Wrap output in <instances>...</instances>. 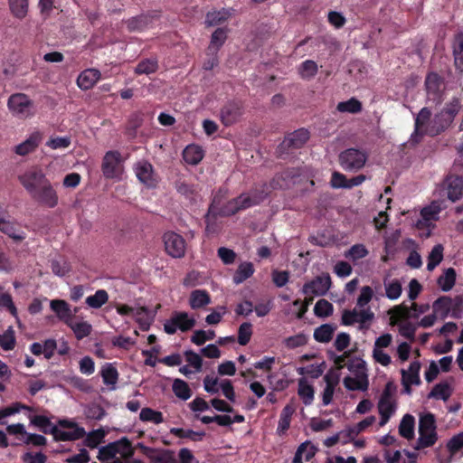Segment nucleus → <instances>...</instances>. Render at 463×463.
<instances>
[{"mask_svg": "<svg viewBox=\"0 0 463 463\" xmlns=\"http://www.w3.org/2000/svg\"><path fill=\"white\" fill-rule=\"evenodd\" d=\"M267 185L263 184L260 186L252 188L248 193H242L239 196L228 201L218 211L215 210L213 203L208 209L205 215V222L207 223L206 230H210V217L215 218L217 215L221 216H232L241 211H244L252 206L259 205L262 203L267 195Z\"/></svg>", "mask_w": 463, "mask_h": 463, "instance_id": "f257e3e1", "label": "nucleus"}, {"mask_svg": "<svg viewBox=\"0 0 463 463\" xmlns=\"http://www.w3.org/2000/svg\"><path fill=\"white\" fill-rule=\"evenodd\" d=\"M436 429V420L432 413L427 412L420 415L419 420V439L415 449L420 450L433 446L438 439Z\"/></svg>", "mask_w": 463, "mask_h": 463, "instance_id": "f03ea898", "label": "nucleus"}, {"mask_svg": "<svg viewBox=\"0 0 463 463\" xmlns=\"http://www.w3.org/2000/svg\"><path fill=\"white\" fill-rule=\"evenodd\" d=\"M368 160L365 150L350 147L343 150L338 156L340 166L346 172L356 173L364 168Z\"/></svg>", "mask_w": 463, "mask_h": 463, "instance_id": "7ed1b4c3", "label": "nucleus"}, {"mask_svg": "<svg viewBox=\"0 0 463 463\" xmlns=\"http://www.w3.org/2000/svg\"><path fill=\"white\" fill-rule=\"evenodd\" d=\"M7 106L9 110L20 119H25L34 114L33 102L24 93H15L9 97Z\"/></svg>", "mask_w": 463, "mask_h": 463, "instance_id": "20e7f679", "label": "nucleus"}, {"mask_svg": "<svg viewBox=\"0 0 463 463\" xmlns=\"http://www.w3.org/2000/svg\"><path fill=\"white\" fill-rule=\"evenodd\" d=\"M123 160L117 150L106 152L101 164V171L106 179H120L123 173Z\"/></svg>", "mask_w": 463, "mask_h": 463, "instance_id": "39448f33", "label": "nucleus"}, {"mask_svg": "<svg viewBox=\"0 0 463 463\" xmlns=\"http://www.w3.org/2000/svg\"><path fill=\"white\" fill-rule=\"evenodd\" d=\"M310 133L307 128H301L288 133L279 144L278 151L280 155L301 148L309 139Z\"/></svg>", "mask_w": 463, "mask_h": 463, "instance_id": "423d86ee", "label": "nucleus"}, {"mask_svg": "<svg viewBox=\"0 0 463 463\" xmlns=\"http://www.w3.org/2000/svg\"><path fill=\"white\" fill-rule=\"evenodd\" d=\"M18 180L30 195L48 180L42 169L33 167L18 175Z\"/></svg>", "mask_w": 463, "mask_h": 463, "instance_id": "0eeeda50", "label": "nucleus"}, {"mask_svg": "<svg viewBox=\"0 0 463 463\" xmlns=\"http://www.w3.org/2000/svg\"><path fill=\"white\" fill-rule=\"evenodd\" d=\"M165 252L172 258L179 259L184 256L186 250L185 240L175 232H166L163 236Z\"/></svg>", "mask_w": 463, "mask_h": 463, "instance_id": "6e6552de", "label": "nucleus"}, {"mask_svg": "<svg viewBox=\"0 0 463 463\" xmlns=\"http://www.w3.org/2000/svg\"><path fill=\"white\" fill-rule=\"evenodd\" d=\"M31 197L39 204L48 208H54L59 203L58 194L49 179Z\"/></svg>", "mask_w": 463, "mask_h": 463, "instance_id": "1a4fd4ad", "label": "nucleus"}, {"mask_svg": "<svg viewBox=\"0 0 463 463\" xmlns=\"http://www.w3.org/2000/svg\"><path fill=\"white\" fill-rule=\"evenodd\" d=\"M332 286L331 277L328 273L315 277L312 280L306 282L302 287L304 295L325 296Z\"/></svg>", "mask_w": 463, "mask_h": 463, "instance_id": "9d476101", "label": "nucleus"}, {"mask_svg": "<svg viewBox=\"0 0 463 463\" xmlns=\"http://www.w3.org/2000/svg\"><path fill=\"white\" fill-rule=\"evenodd\" d=\"M442 190L446 192L447 197L452 203L458 201L463 194V176L449 174L441 184Z\"/></svg>", "mask_w": 463, "mask_h": 463, "instance_id": "9b49d317", "label": "nucleus"}, {"mask_svg": "<svg viewBox=\"0 0 463 463\" xmlns=\"http://www.w3.org/2000/svg\"><path fill=\"white\" fill-rule=\"evenodd\" d=\"M425 88L429 99L439 104L442 102L444 80L436 72H430L425 79Z\"/></svg>", "mask_w": 463, "mask_h": 463, "instance_id": "f8f14e48", "label": "nucleus"}, {"mask_svg": "<svg viewBox=\"0 0 463 463\" xmlns=\"http://www.w3.org/2000/svg\"><path fill=\"white\" fill-rule=\"evenodd\" d=\"M43 132L40 130L33 131L24 141L14 146V151L16 155L24 156L33 153L39 147L43 140Z\"/></svg>", "mask_w": 463, "mask_h": 463, "instance_id": "ddd939ff", "label": "nucleus"}, {"mask_svg": "<svg viewBox=\"0 0 463 463\" xmlns=\"http://www.w3.org/2000/svg\"><path fill=\"white\" fill-rule=\"evenodd\" d=\"M243 113V108L239 101H229L221 109V120L226 127L236 123Z\"/></svg>", "mask_w": 463, "mask_h": 463, "instance_id": "4468645a", "label": "nucleus"}, {"mask_svg": "<svg viewBox=\"0 0 463 463\" xmlns=\"http://www.w3.org/2000/svg\"><path fill=\"white\" fill-rule=\"evenodd\" d=\"M135 172L137 179L149 188L156 186L157 179L153 165L148 161H140L136 165Z\"/></svg>", "mask_w": 463, "mask_h": 463, "instance_id": "2eb2a0df", "label": "nucleus"}, {"mask_svg": "<svg viewBox=\"0 0 463 463\" xmlns=\"http://www.w3.org/2000/svg\"><path fill=\"white\" fill-rule=\"evenodd\" d=\"M51 309L55 313L59 320L63 322L66 326L70 325L71 321L74 319L77 308L71 310L68 302L63 299H52L50 302Z\"/></svg>", "mask_w": 463, "mask_h": 463, "instance_id": "dca6fc26", "label": "nucleus"}, {"mask_svg": "<svg viewBox=\"0 0 463 463\" xmlns=\"http://www.w3.org/2000/svg\"><path fill=\"white\" fill-rule=\"evenodd\" d=\"M453 120L446 117L444 112L436 114L433 119L430 122L428 128V135L434 137L439 135L445 129H447Z\"/></svg>", "mask_w": 463, "mask_h": 463, "instance_id": "f3484780", "label": "nucleus"}, {"mask_svg": "<svg viewBox=\"0 0 463 463\" xmlns=\"http://www.w3.org/2000/svg\"><path fill=\"white\" fill-rule=\"evenodd\" d=\"M153 15L150 14H141L125 21L128 32H142L146 30L153 22Z\"/></svg>", "mask_w": 463, "mask_h": 463, "instance_id": "a211bd4d", "label": "nucleus"}, {"mask_svg": "<svg viewBox=\"0 0 463 463\" xmlns=\"http://www.w3.org/2000/svg\"><path fill=\"white\" fill-rule=\"evenodd\" d=\"M52 435L56 441H73L86 435L84 428H74L71 430H61L57 426L52 428Z\"/></svg>", "mask_w": 463, "mask_h": 463, "instance_id": "6ab92c4d", "label": "nucleus"}, {"mask_svg": "<svg viewBox=\"0 0 463 463\" xmlns=\"http://www.w3.org/2000/svg\"><path fill=\"white\" fill-rule=\"evenodd\" d=\"M101 73L97 69H87L80 72L77 79V84L83 90H90L100 79Z\"/></svg>", "mask_w": 463, "mask_h": 463, "instance_id": "aec40b11", "label": "nucleus"}, {"mask_svg": "<svg viewBox=\"0 0 463 463\" xmlns=\"http://www.w3.org/2000/svg\"><path fill=\"white\" fill-rule=\"evenodd\" d=\"M138 448L142 453L146 456L152 462L156 463H167L171 459V452L169 450H158L143 443H138Z\"/></svg>", "mask_w": 463, "mask_h": 463, "instance_id": "412c9836", "label": "nucleus"}, {"mask_svg": "<svg viewBox=\"0 0 463 463\" xmlns=\"http://www.w3.org/2000/svg\"><path fill=\"white\" fill-rule=\"evenodd\" d=\"M211 302V296L205 289H194L190 293L189 305L192 309L203 308Z\"/></svg>", "mask_w": 463, "mask_h": 463, "instance_id": "4be33fe9", "label": "nucleus"}, {"mask_svg": "<svg viewBox=\"0 0 463 463\" xmlns=\"http://www.w3.org/2000/svg\"><path fill=\"white\" fill-rule=\"evenodd\" d=\"M429 309V304L418 305L417 303H412L411 308L406 306H397L395 307V310L402 318H418L419 315L427 312Z\"/></svg>", "mask_w": 463, "mask_h": 463, "instance_id": "5701e85b", "label": "nucleus"}, {"mask_svg": "<svg viewBox=\"0 0 463 463\" xmlns=\"http://www.w3.org/2000/svg\"><path fill=\"white\" fill-rule=\"evenodd\" d=\"M204 152L200 146L192 144L187 146L183 151L184 160L192 165H198L203 158Z\"/></svg>", "mask_w": 463, "mask_h": 463, "instance_id": "b1692460", "label": "nucleus"}, {"mask_svg": "<svg viewBox=\"0 0 463 463\" xmlns=\"http://www.w3.org/2000/svg\"><path fill=\"white\" fill-rule=\"evenodd\" d=\"M454 66L456 70L463 74V33L455 35L453 43Z\"/></svg>", "mask_w": 463, "mask_h": 463, "instance_id": "393cba45", "label": "nucleus"}, {"mask_svg": "<svg viewBox=\"0 0 463 463\" xmlns=\"http://www.w3.org/2000/svg\"><path fill=\"white\" fill-rule=\"evenodd\" d=\"M452 307V299L451 298L448 296H441L438 298L433 305L432 309L433 313L438 317H439L441 319H445L451 309Z\"/></svg>", "mask_w": 463, "mask_h": 463, "instance_id": "a878e982", "label": "nucleus"}, {"mask_svg": "<svg viewBox=\"0 0 463 463\" xmlns=\"http://www.w3.org/2000/svg\"><path fill=\"white\" fill-rule=\"evenodd\" d=\"M173 323L182 332L191 330L195 326V319L190 317L186 312H174L172 315Z\"/></svg>", "mask_w": 463, "mask_h": 463, "instance_id": "bb28decb", "label": "nucleus"}, {"mask_svg": "<svg viewBox=\"0 0 463 463\" xmlns=\"http://www.w3.org/2000/svg\"><path fill=\"white\" fill-rule=\"evenodd\" d=\"M336 326L332 324H323L314 331V339L318 343H329L333 339Z\"/></svg>", "mask_w": 463, "mask_h": 463, "instance_id": "cd10ccee", "label": "nucleus"}, {"mask_svg": "<svg viewBox=\"0 0 463 463\" xmlns=\"http://www.w3.org/2000/svg\"><path fill=\"white\" fill-rule=\"evenodd\" d=\"M415 419L411 414H405L399 425V434L410 440L414 438Z\"/></svg>", "mask_w": 463, "mask_h": 463, "instance_id": "c85d7f7f", "label": "nucleus"}, {"mask_svg": "<svg viewBox=\"0 0 463 463\" xmlns=\"http://www.w3.org/2000/svg\"><path fill=\"white\" fill-rule=\"evenodd\" d=\"M0 231L15 241H22L25 239L24 232H21L15 223L8 221L0 220Z\"/></svg>", "mask_w": 463, "mask_h": 463, "instance_id": "c756f323", "label": "nucleus"}, {"mask_svg": "<svg viewBox=\"0 0 463 463\" xmlns=\"http://www.w3.org/2000/svg\"><path fill=\"white\" fill-rule=\"evenodd\" d=\"M318 71V66L313 60H306L301 62L298 67L299 77L305 80L313 79Z\"/></svg>", "mask_w": 463, "mask_h": 463, "instance_id": "7c9ffc66", "label": "nucleus"}, {"mask_svg": "<svg viewBox=\"0 0 463 463\" xmlns=\"http://www.w3.org/2000/svg\"><path fill=\"white\" fill-rule=\"evenodd\" d=\"M314 387L305 378L298 380V394L306 405H310L314 400Z\"/></svg>", "mask_w": 463, "mask_h": 463, "instance_id": "2f4dec72", "label": "nucleus"}, {"mask_svg": "<svg viewBox=\"0 0 463 463\" xmlns=\"http://www.w3.org/2000/svg\"><path fill=\"white\" fill-rule=\"evenodd\" d=\"M11 14L17 19H24L28 13L29 0H9Z\"/></svg>", "mask_w": 463, "mask_h": 463, "instance_id": "473e14b6", "label": "nucleus"}, {"mask_svg": "<svg viewBox=\"0 0 463 463\" xmlns=\"http://www.w3.org/2000/svg\"><path fill=\"white\" fill-rule=\"evenodd\" d=\"M378 411L381 416L380 426H384L395 411V405L392 401L380 400L378 402Z\"/></svg>", "mask_w": 463, "mask_h": 463, "instance_id": "72a5a7b5", "label": "nucleus"}, {"mask_svg": "<svg viewBox=\"0 0 463 463\" xmlns=\"http://www.w3.org/2000/svg\"><path fill=\"white\" fill-rule=\"evenodd\" d=\"M100 374L104 384L108 386L111 385V389L114 390L119 375L117 368L114 367L111 364H107L101 369Z\"/></svg>", "mask_w": 463, "mask_h": 463, "instance_id": "f704fd0d", "label": "nucleus"}, {"mask_svg": "<svg viewBox=\"0 0 463 463\" xmlns=\"http://www.w3.org/2000/svg\"><path fill=\"white\" fill-rule=\"evenodd\" d=\"M74 333L75 337L78 340H81L90 335L92 326L86 321L74 322V319L71 321L70 325H67Z\"/></svg>", "mask_w": 463, "mask_h": 463, "instance_id": "c9c22d12", "label": "nucleus"}, {"mask_svg": "<svg viewBox=\"0 0 463 463\" xmlns=\"http://www.w3.org/2000/svg\"><path fill=\"white\" fill-rule=\"evenodd\" d=\"M254 273V267L251 262H243L240 264L236 272L233 275V281L235 284H241L247 279L251 277Z\"/></svg>", "mask_w": 463, "mask_h": 463, "instance_id": "e433bc0d", "label": "nucleus"}, {"mask_svg": "<svg viewBox=\"0 0 463 463\" xmlns=\"http://www.w3.org/2000/svg\"><path fill=\"white\" fill-rule=\"evenodd\" d=\"M143 123L142 115L138 112H135L130 115L128 123L126 125V135L133 139L137 137V130L141 127Z\"/></svg>", "mask_w": 463, "mask_h": 463, "instance_id": "4c0bfd02", "label": "nucleus"}, {"mask_svg": "<svg viewBox=\"0 0 463 463\" xmlns=\"http://www.w3.org/2000/svg\"><path fill=\"white\" fill-rule=\"evenodd\" d=\"M139 420L144 422H153L160 424L164 422V416L161 411H155L151 408H143L139 413Z\"/></svg>", "mask_w": 463, "mask_h": 463, "instance_id": "58836bf2", "label": "nucleus"}, {"mask_svg": "<svg viewBox=\"0 0 463 463\" xmlns=\"http://www.w3.org/2000/svg\"><path fill=\"white\" fill-rule=\"evenodd\" d=\"M172 388L175 396L183 401H186L192 396V391L188 383L182 379H175Z\"/></svg>", "mask_w": 463, "mask_h": 463, "instance_id": "ea45409f", "label": "nucleus"}, {"mask_svg": "<svg viewBox=\"0 0 463 463\" xmlns=\"http://www.w3.org/2000/svg\"><path fill=\"white\" fill-rule=\"evenodd\" d=\"M158 62L156 59H144L140 61L136 69L135 73L137 75L141 74H151L157 71Z\"/></svg>", "mask_w": 463, "mask_h": 463, "instance_id": "a19ab883", "label": "nucleus"}, {"mask_svg": "<svg viewBox=\"0 0 463 463\" xmlns=\"http://www.w3.org/2000/svg\"><path fill=\"white\" fill-rule=\"evenodd\" d=\"M109 300V294L105 289H99L94 295L86 298V304L92 308H99Z\"/></svg>", "mask_w": 463, "mask_h": 463, "instance_id": "79ce46f5", "label": "nucleus"}, {"mask_svg": "<svg viewBox=\"0 0 463 463\" xmlns=\"http://www.w3.org/2000/svg\"><path fill=\"white\" fill-rule=\"evenodd\" d=\"M456 271L453 268L446 269L443 275L438 279V284L443 291L450 290L455 285Z\"/></svg>", "mask_w": 463, "mask_h": 463, "instance_id": "37998d69", "label": "nucleus"}, {"mask_svg": "<svg viewBox=\"0 0 463 463\" xmlns=\"http://www.w3.org/2000/svg\"><path fill=\"white\" fill-rule=\"evenodd\" d=\"M170 432L180 439H190L194 441L202 440L205 433L203 431H194L193 430H184L182 428H172Z\"/></svg>", "mask_w": 463, "mask_h": 463, "instance_id": "c03bdc74", "label": "nucleus"}, {"mask_svg": "<svg viewBox=\"0 0 463 463\" xmlns=\"http://www.w3.org/2000/svg\"><path fill=\"white\" fill-rule=\"evenodd\" d=\"M336 109L339 112L342 113L348 112L356 114L362 111L363 106L357 99L351 98L346 101L339 102Z\"/></svg>", "mask_w": 463, "mask_h": 463, "instance_id": "a18cd8bd", "label": "nucleus"}, {"mask_svg": "<svg viewBox=\"0 0 463 463\" xmlns=\"http://www.w3.org/2000/svg\"><path fill=\"white\" fill-rule=\"evenodd\" d=\"M31 424L40 429L45 434H52V428L56 427L51 420L44 415H34L30 419Z\"/></svg>", "mask_w": 463, "mask_h": 463, "instance_id": "49530a36", "label": "nucleus"}, {"mask_svg": "<svg viewBox=\"0 0 463 463\" xmlns=\"http://www.w3.org/2000/svg\"><path fill=\"white\" fill-rule=\"evenodd\" d=\"M444 248L441 244L435 245L428 257V270L434 269L443 260Z\"/></svg>", "mask_w": 463, "mask_h": 463, "instance_id": "de8ad7c7", "label": "nucleus"}, {"mask_svg": "<svg viewBox=\"0 0 463 463\" xmlns=\"http://www.w3.org/2000/svg\"><path fill=\"white\" fill-rule=\"evenodd\" d=\"M451 395V390L447 383H437L430 391L429 397L447 401Z\"/></svg>", "mask_w": 463, "mask_h": 463, "instance_id": "09e8293b", "label": "nucleus"}, {"mask_svg": "<svg viewBox=\"0 0 463 463\" xmlns=\"http://www.w3.org/2000/svg\"><path fill=\"white\" fill-rule=\"evenodd\" d=\"M135 317L142 330L149 329L153 322V317H150L149 310L146 307H139L135 312Z\"/></svg>", "mask_w": 463, "mask_h": 463, "instance_id": "8fccbe9b", "label": "nucleus"}, {"mask_svg": "<svg viewBox=\"0 0 463 463\" xmlns=\"http://www.w3.org/2000/svg\"><path fill=\"white\" fill-rule=\"evenodd\" d=\"M85 436L84 445L90 449H95L103 441L105 431L102 429L94 430Z\"/></svg>", "mask_w": 463, "mask_h": 463, "instance_id": "3c124183", "label": "nucleus"}, {"mask_svg": "<svg viewBox=\"0 0 463 463\" xmlns=\"http://www.w3.org/2000/svg\"><path fill=\"white\" fill-rule=\"evenodd\" d=\"M227 33L223 28L216 29L212 34L211 44L208 47V51L211 52L212 49H214V52H217V51L225 43Z\"/></svg>", "mask_w": 463, "mask_h": 463, "instance_id": "603ef678", "label": "nucleus"}, {"mask_svg": "<svg viewBox=\"0 0 463 463\" xmlns=\"http://www.w3.org/2000/svg\"><path fill=\"white\" fill-rule=\"evenodd\" d=\"M334 307L326 299H319L314 307V313L318 317H327L333 314Z\"/></svg>", "mask_w": 463, "mask_h": 463, "instance_id": "864d4df0", "label": "nucleus"}, {"mask_svg": "<svg viewBox=\"0 0 463 463\" xmlns=\"http://www.w3.org/2000/svg\"><path fill=\"white\" fill-rule=\"evenodd\" d=\"M2 290L0 289V307L5 308L14 317H18V311L12 295L8 292H2Z\"/></svg>", "mask_w": 463, "mask_h": 463, "instance_id": "5fc2aeb1", "label": "nucleus"}, {"mask_svg": "<svg viewBox=\"0 0 463 463\" xmlns=\"http://www.w3.org/2000/svg\"><path fill=\"white\" fill-rule=\"evenodd\" d=\"M117 444L114 442H110L108 445L101 447L99 450L98 458L101 462H105L115 458L117 454H118V449H117Z\"/></svg>", "mask_w": 463, "mask_h": 463, "instance_id": "6e6d98bb", "label": "nucleus"}, {"mask_svg": "<svg viewBox=\"0 0 463 463\" xmlns=\"http://www.w3.org/2000/svg\"><path fill=\"white\" fill-rule=\"evenodd\" d=\"M441 207L440 204L433 201L430 205L425 206L420 211V215L424 221H432L437 220L438 214L440 213Z\"/></svg>", "mask_w": 463, "mask_h": 463, "instance_id": "4d7b16f0", "label": "nucleus"}, {"mask_svg": "<svg viewBox=\"0 0 463 463\" xmlns=\"http://www.w3.org/2000/svg\"><path fill=\"white\" fill-rule=\"evenodd\" d=\"M252 335V325L250 322L242 323L238 329V343L246 345Z\"/></svg>", "mask_w": 463, "mask_h": 463, "instance_id": "13d9d810", "label": "nucleus"}, {"mask_svg": "<svg viewBox=\"0 0 463 463\" xmlns=\"http://www.w3.org/2000/svg\"><path fill=\"white\" fill-rule=\"evenodd\" d=\"M357 323L360 324V329H367L369 324L373 320L374 314L370 308H361L359 311L356 310Z\"/></svg>", "mask_w": 463, "mask_h": 463, "instance_id": "bf43d9fd", "label": "nucleus"}, {"mask_svg": "<svg viewBox=\"0 0 463 463\" xmlns=\"http://www.w3.org/2000/svg\"><path fill=\"white\" fill-rule=\"evenodd\" d=\"M369 251L364 244H354L345 252V256L355 261L366 257Z\"/></svg>", "mask_w": 463, "mask_h": 463, "instance_id": "052dcab7", "label": "nucleus"}, {"mask_svg": "<svg viewBox=\"0 0 463 463\" xmlns=\"http://www.w3.org/2000/svg\"><path fill=\"white\" fill-rule=\"evenodd\" d=\"M373 290L370 286L361 288L360 295L357 298L356 305L360 308L365 307L373 298Z\"/></svg>", "mask_w": 463, "mask_h": 463, "instance_id": "680f3d73", "label": "nucleus"}, {"mask_svg": "<svg viewBox=\"0 0 463 463\" xmlns=\"http://www.w3.org/2000/svg\"><path fill=\"white\" fill-rule=\"evenodd\" d=\"M115 443H118L117 449H118V454L122 457L128 458L133 456L134 450L132 444L128 438L123 437L119 440L115 441Z\"/></svg>", "mask_w": 463, "mask_h": 463, "instance_id": "e2e57ef3", "label": "nucleus"}, {"mask_svg": "<svg viewBox=\"0 0 463 463\" xmlns=\"http://www.w3.org/2000/svg\"><path fill=\"white\" fill-rule=\"evenodd\" d=\"M431 111L428 108H422L418 113L415 118L414 127H416V130L418 129H425L426 125L430 122Z\"/></svg>", "mask_w": 463, "mask_h": 463, "instance_id": "0e129e2a", "label": "nucleus"}, {"mask_svg": "<svg viewBox=\"0 0 463 463\" xmlns=\"http://www.w3.org/2000/svg\"><path fill=\"white\" fill-rule=\"evenodd\" d=\"M344 384L345 388L348 390H360V391H366L368 388V382L366 379L364 380H358L352 378L350 376H347L344 380Z\"/></svg>", "mask_w": 463, "mask_h": 463, "instance_id": "69168bd1", "label": "nucleus"}, {"mask_svg": "<svg viewBox=\"0 0 463 463\" xmlns=\"http://www.w3.org/2000/svg\"><path fill=\"white\" fill-rule=\"evenodd\" d=\"M71 139L70 137H51L47 142L46 146L52 149H62L67 148L71 146Z\"/></svg>", "mask_w": 463, "mask_h": 463, "instance_id": "338daca9", "label": "nucleus"}, {"mask_svg": "<svg viewBox=\"0 0 463 463\" xmlns=\"http://www.w3.org/2000/svg\"><path fill=\"white\" fill-rule=\"evenodd\" d=\"M447 448L451 454H456L463 448V431L453 436L448 442Z\"/></svg>", "mask_w": 463, "mask_h": 463, "instance_id": "774afa93", "label": "nucleus"}]
</instances>
